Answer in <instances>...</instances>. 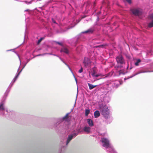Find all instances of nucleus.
Wrapping results in <instances>:
<instances>
[{
    "mask_svg": "<svg viewBox=\"0 0 153 153\" xmlns=\"http://www.w3.org/2000/svg\"><path fill=\"white\" fill-rule=\"evenodd\" d=\"M100 110L101 114L106 118H108L109 112V109L106 105L100 107Z\"/></svg>",
    "mask_w": 153,
    "mask_h": 153,
    "instance_id": "f257e3e1",
    "label": "nucleus"
},
{
    "mask_svg": "<svg viewBox=\"0 0 153 153\" xmlns=\"http://www.w3.org/2000/svg\"><path fill=\"white\" fill-rule=\"evenodd\" d=\"M132 13L135 16H139L141 15L142 10L140 8H135L131 10Z\"/></svg>",
    "mask_w": 153,
    "mask_h": 153,
    "instance_id": "f03ea898",
    "label": "nucleus"
},
{
    "mask_svg": "<svg viewBox=\"0 0 153 153\" xmlns=\"http://www.w3.org/2000/svg\"><path fill=\"white\" fill-rule=\"evenodd\" d=\"M101 141L103 143V146L105 147L106 148H108L110 146V144L109 140L107 138H102Z\"/></svg>",
    "mask_w": 153,
    "mask_h": 153,
    "instance_id": "7ed1b4c3",
    "label": "nucleus"
},
{
    "mask_svg": "<svg viewBox=\"0 0 153 153\" xmlns=\"http://www.w3.org/2000/svg\"><path fill=\"white\" fill-rule=\"evenodd\" d=\"M116 61L118 64L121 65L125 64V62L124 59L122 55H119L116 58Z\"/></svg>",
    "mask_w": 153,
    "mask_h": 153,
    "instance_id": "20e7f679",
    "label": "nucleus"
},
{
    "mask_svg": "<svg viewBox=\"0 0 153 153\" xmlns=\"http://www.w3.org/2000/svg\"><path fill=\"white\" fill-rule=\"evenodd\" d=\"M150 18L152 20V21L149 24L148 26L149 27L151 28L153 27V13L150 16Z\"/></svg>",
    "mask_w": 153,
    "mask_h": 153,
    "instance_id": "39448f33",
    "label": "nucleus"
},
{
    "mask_svg": "<svg viewBox=\"0 0 153 153\" xmlns=\"http://www.w3.org/2000/svg\"><path fill=\"white\" fill-rule=\"evenodd\" d=\"M83 62L85 66V67H87V66L90 63L89 59L88 58H85Z\"/></svg>",
    "mask_w": 153,
    "mask_h": 153,
    "instance_id": "423d86ee",
    "label": "nucleus"
},
{
    "mask_svg": "<svg viewBox=\"0 0 153 153\" xmlns=\"http://www.w3.org/2000/svg\"><path fill=\"white\" fill-rule=\"evenodd\" d=\"M94 31V30L92 28L89 29L87 30L82 32L83 33H92Z\"/></svg>",
    "mask_w": 153,
    "mask_h": 153,
    "instance_id": "0eeeda50",
    "label": "nucleus"
},
{
    "mask_svg": "<svg viewBox=\"0 0 153 153\" xmlns=\"http://www.w3.org/2000/svg\"><path fill=\"white\" fill-rule=\"evenodd\" d=\"M90 130L91 128L90 127L86 126L84 127L83 129V131L88 134L90 132Z\"/></svg>",
    "mask_w": 153,
    "mask_h": 153,
    "instance_id": "6e6552de",
    "label": "nucleus"
},
{
    "mask_svg": "<svg viewBox=\"0 0 153 153\" xmlns=\"http://www.w3.org/2000/svg\"><path fill=\"white\" fill-rule=\"evenodd\" d=\"M87 120V123L90 126L92 127L94 126L93 122L92 120L90 119H88Z\"/></svg>",
    "mask_w": 153,
    "mask_h": 153,
    "instance_id": "1a4fd4ad",
    "label": "nucleus"
},
{
    "mask_svg": "<svg viewBox=\"0 0 153 153\" xmlns=\"http://www.w3.org/2000/svg\"><path fill=\"white\" fill-rule=\"evenodd\" d=\"M100 115V113L97 110L94 112V117L96 118H97Z\"/></svg>",
    "mask_w": 153,
    "mask_h": 153,
    "instance_id": "9d476101",
    "label": "nucleus"
},
{
    "mask_svg": "<svg viewBox=\"0 0 153 153\" xmlns=\"http://www.w3.org/2000/svg\"><path fill=\"white\" fill-rule=\"evenodd\" d=\"M92 70L93 71L92 72H90L89 73V74L90 75V74H91L92 76H94V74L97 73L96 68H92Z\"/></svg>",
    "mask_w": 153,
    "mask_h": 153,
    "instance_id": "9b49d317",
    "label": "nucleus"
},
{
    "mask_svg": "<svg viewBox=\"0 0 153 153\" xmlns=\"http://www.w3.org/2000/svg\"><path fill=\"white\" fill-rule=\"evenodd\" d=\"M4 104L2 102L0 103V110L4 111L5 110V108L4 105Z\"/></svg>",
    "mask_w": 153,
    "mask_h": 153,
    "instance_id": "f8f14e48",
    "label": "nucleus"
},
{
    "mask_svg": "<svg viewBox=\"0 0 153 153\" xmlns=\"http://www.w3.org/2000/svg\"><path fill=\"white\" fill-rule=\"evenodd\" d=\"M73 137V135L72 134L69 136L67 140V144L69 143L70 141L72 139Z\"/></svg>",
    "mask_w": 153,
    "mask_h": 153,
    "instance_id": "ddd939ff",
    "label": "nucleus"
},
{
    "mask_svg": "<svg viewBox=\"0 0 153 153\" xmlns=\"http://www.w3.org/2000/svg\"><path fill=\"white\" fill-rule=\"evenodd\" d=\"M88 84L90 90L92 89L97 86L96 85H94L89 83H88Z\"/></svg>",
    "mask_w": 153,
    "mask_h": 153,
    "instance_id": "4468645a",
    "label": "nucleus"
},
{
    "mask_svg": "<svg viewBox=\"0 0 153 153\" xmlns=\"http://www.w3.org/2000/svg\"><path fill=\"white\" fill-rule=\"evenodd\" d=\"M61 51L63 52L66 53H68V50L66 48H65L62 49L61 50Z\"/></svg>",
    "mask_w": 153,
    "mask_h": 153,
    "instance_id": "2eb2a0df",
    "label": "nucleus"
},
{
    "mask_svg": "<svg viewBox=\"0 0 153 153\" xmlns=\"http://www.w3.org/2000/svg\"><path fill=\"white\" fill-rule=\"evenodd\" d=\"M68 115H69V113H67L66 114V115L63 117V120H64L67 121V119L68 118Z\"/></svg>",
    "mask_w": 153,
    "mask_h": 153,
    "instance_id": "dca6fc26",
    "label": "nucleus"
},
{
    "mask_svg": "<svg viewBox=\"0 0 153 153\" xmlns=\"http://www.w3.org/2000/svg\"><path fill=\"white\" fill-rule=\"evenodd\" d=\"M148 71H140L139 72H138L137 73H136L134 75V76H135L137 75L140 73H146V72H148Z\"/></svg>",
    "mask_w": 153,
    "mask_h": 153,
    "instance_id": "f3484780",
    "label": "nucleus"
},
{
    "mask_svg": "<svg viewBox=\"0 0 153 153\" xmlns=\"http://www.w3.org/2000/svg\"><path fill=\"white\" fill-rule=\"evenodd\" d=\"M90 111L88 109H86L85 110V116H87L88 114L90 113Z\"/></svg>",
    "mask_w": 153,
    "mask_h": 153,
    "instance_id": "a211bd4d",
    "label": "nucleus"
},
{
    "mask_svg": "<svg viewBox=\"0 0 153 153\" xmlns=\"http://www.w3.org/2000/svg\"><path fill=\"white\" fill-rule=\"evenodd\" d=\"M119 75H121V74H124L125 73L124 72V71L123 70H120L119 71Z\"/></svg>",
    "mask_w": 153,
    "mask_h": 153,
    "instance_id": "6ab92c4d",
    "label": "nucleus"
},
{
    "mask_svg": "<svg viewBox=\"0 0 153 153\" xmlns=\"http://www.w3.org/2000/svg\"><path fill=\"white\" fill-rule=\"evenodd\" d=\"M141 62V60L140 59H138L137 62L135 63V65L136 66H138L139 65V63Z\"/></svg>",
    "mask_w": 153,
    "mask_h": 153,
    "instance_id": "aec40b11",
    "label": "nucleus"
},
{
    "mask_svg": "<svg viewBox=\"0 0 153 153\" xmlns=\"http://www.w3.org/2000/svg\"><path fill=\"white\" fill-rule=\"evenodd\" d=\"M21 71L19 72L18 74L16 75V76H15V77L14 78V79H13V82H14L16 80V79H17V78H18L19 76V74H20V73Z\"/></svg>",
    "mask_w": 153,
    "mask_h": 153,
    "instance_id": "412c9836",
    "label": "nucleus"
},
{
    "mask_svg": "<svg viewBox=\"0 0 153 153\" xmlns=\"http://www.w3.org/2000/svg\"><path fill=\"white\" fill-rule=\"evenodd\" d=\"M113 84H114V85H113V87L117 88L118 87L119 85L118 84H117L115 82H114Z\"/></svg>",
    "mask_w": 153,
    "mask_h": 153,
    "instance_id": "4be33fe9",
    "label": "nucleus"
},
{
    "mask_svg": "<svg viewBox=\"0 0 153 153\" xmlns=\"http://www.w3.org/2000/svg\"><path fill=\"white\" fill-rule=\"evenodd\" d=\"M113 74V72H112L109 73L108 74H107L106 75V76L107 77V76H111Z\"/></svg>",
    "mask_w": 153,
    "mask_h": 153,
    "instance_id": "5701e85b",
    "label": "nucleus"
},
{
    "mask_svg": "<svg viewBox=\"0 0 153 153\" xmlns=\"http://www.w3.org/2000/svg\"><path fill=\"white\" fill-rule=\"evenodd\" d=\"M100 76H101V74H97L96 75L95 74L94 76H92L94 77H97Z\"/></svg>",
    "mask_w": 153,
    "mask_h": 153,
    "instance_id": "b1692460",
    "label": "nucleus"
},
{
    "mask_svg": "<svg viewBox=\"0 0 153 153\" xmlns=\"http://www.w3.org/2000/svg\"><path fill=\"white\" fill-rule=\"evenodd\" d=\"M123 67V66L122 65H120V66H115V68H116V69L117 70H118V68H121Z\"/></svg>",
    "mask_w": 153,
    "mask_h": 153,
    "instance_id": "393cba45",
    "label": "nucleus"
},
{
    "mask_svg": "<svg viewBox=\"0 0 153 153\" xmlns=\"http://www.w3.org/2000/svg\"><path fill=\"white\" fill-rule=\"evenodd\" d=\"M83 71V68L81 67L79 71V73H81Z\"/></svg>",
    "mask_w": 153,
    "mask_h": 153,
    "instance_id": "a878e982",
    "label": "nucleus"
},
{
    "mask_svg": "<svg viewBox=\"0 0 153 153\" xmlns=\"http://www.w3.org/2000/svg\"><path fill=\"white\" fill-rule=\"evenodd\" d=\"M42 39H43L42 38H41L38 41V44H39L41 42L42 40Z\"/></svg>",
    "mask_w": 153,
    "mask_h": 153,
    "instance_id": "bb28decb",
    "label": "nucleus"
},
{
    "mask_svg": "<svg viewBox=\"0 0 153 153\" xmlns=\"http://www.w3.org/2000/svg\"><path fill=\"white\" fill-rule=\"evenodd\" d=\"M56 42L57 44L60 45H61V46H62V43L59 42Z\"/></svg>",
    "mask_w": 153,
    "mask_h": 153,
    "instance_id": "cd10ccee",
    "label": "nucleus"
},
{
    "mask_svg": "<svg viewBox=\"0 0 153 153\" xmlns=\"http://www.w3.org/2000/svg\"><path fill=\"white\" fill-rule=\"evenodd\" d=\"M52 21L54 23H56V22L53 19H52Z\"/></svg>",
    "mask_w": 153,
    "mask_h": 153,
    "instance_id": "c85d7f7f",
    "label": "nucleus"
},
{
    "mask_svg": "<svg viewBox=\"0 0 153 153\" xmlns=\"http://www.w3.org/2000/svg\"><path fill=\"white\" fill-rule=\"evenodd\" d=\"M126 1L129 3H131V0H126Z\"/></svg>",
    "mask_w": 153,
    "mask_h": 153,
    "instance_id": "c756f323",
    "label": "nucleus"
},
{
    "mask_svg": "<svg viewBox=\"0 0 153 153\" xmlns=\"http://www.w3.org/2000/svg\"><path fill=\"white\" fill-rule=\"evenodd\" d=\"M25 2L26 3H28V4H30L31 3V1H30V2H27V1H25Z\"/></svg>",
    "mask_w": 153,
    "mask_h": 153,
    "instance_id": "7c9ffc66",
    "label": "nucleus"
},
{
    "mask_svg": "<svg viewBox=\"0 0 153 153\" xmlns=\"http://www.w3.org/2000/svg\"><path fill=\"white\" fill-rule=\"evenodd\" d=\"M29 10V9H27L25 10V11H28Z\"/></svg>",
    "mask_w": 153,
    "mask_h": 153,
    "instance_id": "2f4dec72",
    "label": "nucleus"
},
{
    "mask_svg": "<svg viewBox=\"0 0 153 153\" xmlns=\"http://www.w3.org/2000/svg\"><path fill=\"white\" fill-rule=\"evenodd\" d=\"M74 135H75V136L77 135L75 133H74Z\"/></svg>",
    "mask_w": 153,
    "mask_h": 153,
    "instance_id": "473e14b6",
    "label": "nucleus"
},
{
    "mask_svg": "<svg viewBox=\"0 0 153 153\" xmlns=\"http://www.w3.org/2000/svg\"><path fill=\"white\" fill-rule=\"evenodd\" d=\"M99 46H97L96 47H99Z\"/></svg>",
    "mask_w": 153,
    "mask_h": 153,
    "instance_id": "72a5a7b5",
    "label": "nucleus"
},
{
    "mask_svg": "<svg viewBox=\"0 0 153 153\" xmlns=\"http://www.w3.org/2000/svg\"><path fill=\"white\" fill-rule=\"evenodd\" d=\"M10 50H8V51H10Z\"/></svg>",
    "mask_w": 153,
    "mask_h": 153,
    "instance_id": "f704fd0d",
    "label": "nucleus"
}]
</instances>
